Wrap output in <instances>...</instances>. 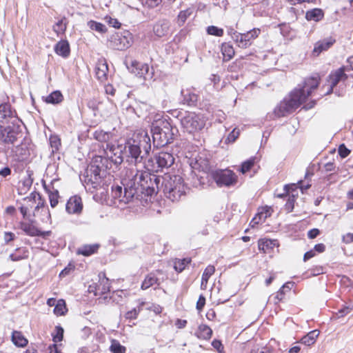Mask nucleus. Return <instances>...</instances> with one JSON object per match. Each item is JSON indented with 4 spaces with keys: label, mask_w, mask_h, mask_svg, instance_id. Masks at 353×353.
Here are the masks:
<instances>
[{
    "label": "nucleus",
    "mask_w": 353,
    "mask_h": 353,
    "mask_svg": "<svg viewBox=\"0 0 353 353\" xmlns=\"http://www.w3.org/2000/svg\"><path fill=\"white\" fill-rule=\"evenodd\" d=\"M342 241L346 244L353 242V233H347L342 236Z\"/></svg>",
    "instance_id": "nucleus-61"
},
{
    "label": "nucleus",
    "mask_w": 353,
    "mask_h": 353,
    "mask_svg": "<svg viewBox=\"0 0 353 353\" xmlns=\"http://www.w3.org/2000/svg\"><path fill=\"white\" fill-rule=\"evenodd\" d=\"M260 34L261 30L259 28H253L246 33H241L237 46L241 48H247L250 47L252 43V41L256 39Z\"/></svg>",
    "instance_id": "nucleus-14"
},
{
    "label": "nucleus",
    "mask_w": 353,
    "mask_h": 353,
    "mask_svg": "<svg viewBox=\"0 0 353 353\" xmlns=\"http://www.w3.org/2000/svg\"><path fill=\"white\" fill-rule=\"evenodd\" d=\"M323 17V12L319 8H314L306 12L305 18L307 21H319Z\"/></svg>",
    "instance_id": "nucleus-28"
},
{
    "label": "nucleus",
    "mask_w": 353,
    "mask_h": 353,
    "mask_svg": "<svg viewBox=\"0 0 353 353\" xmlns=\"http://www.w3.org/2000/svg\"><path fill=\"white\" fill-rule=\"evenodd\" d=\"M320 232L318 229H312V230H310L309 232H308V234H307V236L310 239H314L316 238L319 234Z\"/></svg>",
    "instance_id": "nucleus-64"
},
{
    "label": "nucleus",
    "mask_w": 353,
    "mask_h": 353,
    "mask_svg": "<svg viewBox=\"0 0 353 353\" xmlns=\"http://www.w3.org/2000/svg\"><path fill=\"white\" fill-rule=\"evenodd\" d=\"M151 148L150 139L148 134H134L124 146L126 161L130 167L125 168L121 173V185L113 186L112 196L120 201L128 202L133 198L141 197L143 193L152 195L158 188L160 179L149 172L139 170L137 165L149 153Z\"/></svg>",
    "instance_id": "nucleus-1"
},
{
    "label": "nucleus",
    "mask_w": 353,
    "mask_h": 353,
    "mask_svg": "<svg viewBox=\"0 0 353 353\" xmlns=\"http://www.w3.org/2000/svg\"><path fill=\"white\" fill-rule=\"evenodd\" d=\"M99 248V245L97 243L92 245H83L78 248L77 254L88 256L97 252Z\"/></svg>",
    "instance_id": "nucleus-26"
},
{
    "label": "nucleus",
    "mask_w": 353,
    "mask_h": 353,
    "mask_svg": "<svg viewBox=\"0 0 353 353\" xmlns=\"http://www.w3.org/2000/svg\"><path fill=\"white\" fill-rule=\"evenodd\" d=\"M212 345L216 349L219 353H221L223 350V345L221 342L219 340H214L212 343Z\"/></svg>",
    "instance_id": "nucleus-57"
},
{
    "label": "nucleus",
    "mask_w": 353,
    "mask_h": 353,
    "mask_svg": "<svg viewBox=\"0 0 353 353\" xmlns=\"http://www.w3.org/2000/svg\"><path fill=\"white\" fill-rule=\"evenodd\" d=\"M228 34L231 36L232 39L236 42L238 45V42L239 41L241 33L236 32L232 27L228 28Z\"/></svg>",
    "instance_id": "nucleus-50"
},
{
    "label": "nucleus",
    "mask_w": 353,
    "mask_h": 353,
    "mask_svg": "<svg viewBox=\"0 0 353 353\" xmlns=\"http://www.w3.org/2000/svg\"><path fill=\"white\" fill-rule=\"evenodd\" d=\"M34 216H40L43 223H48L51 220V214L48 206L45 205L44 201L40 199L33 210Z\"/></svg>",
    "instance_id": "nucleus-15"
},
{
    "label": "nucleus",
    "mask_w": 353,
    "mask_h": 353,
    "mask_svg": "<svg viewBox=\"0 0 353 353\" xmlns=\"http://www.w3.org/2000/svg\"><path fill=\"white\" fill-rule=\"evenodd\" d=\"M192 12L193 10L192 8H188L185 10L181 11L177 17V23L179 26H183L187 19L192 14Z\"/></svg>",
    "instance_id": "nucleus-37"
},
{
    "label": "nucleus",
    "mask_w": 353,
    "mask_h": 353,
    "mask_svg": "<svg viewBox=\"0 0 353 353\" xmlns=\"http://www.w3.org/2000/svg\"><path fill=\"white\" fill-rule=\"evenodd\" d=\"M352 310V308L350 307H344L342 309L339 310V312L336 313V315L339 318L343 317L350 312Z\"/></svg>",
    "instance_id": "nucleus-59"
},
{
    "label": "nucleus",
    "mask_w": 353,
    "mask_h": 353,
    "mask_svg": "<svg viewBox=\"0 0 353 353\" xmlns=\"http://www.w3.org/2000/svg\"><path fill=\"white\" fill-rule=\"evenodd\" d=\"M22 121L14 122L0 127V140L6 144L14 145L23 138Z\"/></svg>",
    "instance_id": "nucleus-6"
},
{
    "label": "nucleus",
    "mask_w": 353,
    "mask_h": 353,
    "mask_svg": "<svg viewBox=\"0 0 353 353\" xmlns=\"http://www.w3.org/2000/svg\"><path fill=\"white\" fill-rule=\"evenodd\" d=\"M139 312V310H137L136 308H134L133 310H132L126 313L125 317L127 319H136Z\"/></svg>",
    "instance_id": "nucleus-62"
},
{
    "label": "nucleus",
    "mask_w": 353,
    "mask_h": 353,
    "mask_svg": "<svg viewBox=\"0 0 353 353\" xmlns=\"http://www.w3.org/2000/svg\"><path fill=\"white\" fill-rule=\"evenodd\" d=\"M215 268L213 265H208L204 270L202 278L201 287L202 289L206 288L209 278L214 273Z\"/></svg>",
    "instance_id": "nucleus-33"
},
{
    "label": "nucleus",
    "mask_w": 353,
    "mask_h": 353,
    "mask_svg": "<svg viewBox=\"0 0 353 353\" xmlns=\"http://www.w3.org/2000/svg\"><path fill=\"white\" fill-rule=\"evenodd\" d=\"M338 152L341 158L347 157L350 153V150L344 144L339 145Z\"/></svg>",
    "instance_id": "nucleus-52"
},
{
    "label": "nucleus",
    "mask_w": 353,
    "mask_h": 353,
    "mask_svg": "<svg viewBox=\"0 0 353 353\" xmlns=\"http://www.w3.org/2000/svg\"><path fill=\"white\" fill-rule=\"evenodd\" d=\"M213 176L219 186H230L236 183V176L230 170L217 171Z\"/></svg>",
    "instance_id": "nucleus-9"
},
{
    "label": "nucleus",
    "mask_w": 353,
    "mask_h": 353,
    "mask_svg": "<svg viewBox=\"0 0 353 353\" xmlns=\"http://www.w3.org/2000/svg\"><path fill=\"white\" fill-rule=\"evenodd\" d=\"M50 145L52 148V153L59 150L61 146V139L57 135H51L49 139Z\"/></svg>",
    "instance_id": "nucleus-40"
},
{
    "label": "nucleus",
    "mask_w": 353,
    "mask_h": 353,
    "mask_svg": "<svg viewBox=\"0 0 353 353\" xmlns=\"http://www.w3.org/2000/svg\"><path fill=\"white\" fill-rule=\"evenodd\" d=\"M197 99L198 97L195 94L188 93L187 94H184L183 100L188 105H194L197 101Z\"/></svg>",
    "instance_id": "nucleus-48"
},
{
    "label": "nucleus",
    "mask_w": 353,
    "mask_h": 353,
    "mask_svg": "<svg viewBox=\"0 0 353 353\" xmlns=\"http://www.w3.org/2000/svg\"><path fill=\"white\" fill-rule=\"evenodd\" d=\"M20 120L15 110L12 109L10 103L0 105V127L14 122L19 123Z\"/></svg>",
    "instance_id": "nucleus-8"
},
{
    "label": "nucleus",
    "mask_w": 353,
    "mask_h": 353,
    "mask_svg": "<svg viewBox=\"0 0 353 353\" xmlns=\"http://www.w3.org/2000/svg\"><path fill=\"white\" fill-rule=\"evenodd\" d=\"M104 172L105 171H102L99 165L94 163L90 165L83 174L84 183L86 185H90V188L97 189L102 185Z\"/></svg>",
    "instance_id": "nucleus-7"
},
{
    "label": "nucleus",
    "mask_w": 353,
    "mask_h": 353,
    "mask_svg": "<svg viewBox=\"0 0 353 353\" xmlns=\"http://www.w3.org/2000/svg\"><path fill=\"white\" fill-rule=\"evenodd\" d=\"M65 210L68 214H80L83 210L81 198L77 195L71 196L66 203Z\"/></svg>",
    "instance_id": "nucleus-16"
},
{
    "label": "nucleus",
    "mask_w": 353,
    "mask_h": 353,
    "mask_svg": "<svg viewBox=\"0 0 353 353\" xmlns=\"http://www.w3.org/2000/svg\"><path fill=\"white\" fill-rule=\"evenodd\" d=\"M297 186L296 184L285 185L284 191L288 194V199L285 203V210L288 212H291L294 206L295 196H297Z\"/></svg>",
    "instance_id": "nucleus-18"
},
{
    "label": "nucleus",
    "mask_w": 353,
    "mask_h": 353,
    "mask_svg": "<svg viewBox=\"0 0 353 353\" xmlns=\"http://www.w3.org/2000/svg\"><path fill=\"white\" fill-rule=\"evenodd\" d=\"M346 68H340L334 72H332L328 77V82L330 90L327 92V94L333 91L334 88L340 82H345L347 79V75L345 73Z\"/></svg>",
    "instance_id": "nucleus-12"
},
{
    "label": "nucleus",
    "mask_w": 353,
    "mask_h": 353,
    "mask_svg": "<svg viewBox=\"0 0 353 353\" xmlns=\"http://www.w3.org/2000/svg\"><path fill=\"white\" fill-rule=\"evenodd\" d=\"M48 197L50 200V206L55 208L59 203V192L57 190L48 192Z\"/></svg>",
    "instance_id": "nucleus-43"
},
{
    "label": "nucleus",
    "mask_w": 353,
    "mask_h": 353,
    "mask_svg": "<svg viewBox=\"0 0 353 353\" xmlns=\"http://www.w3.org/2000/svg\"><path fill=\"white\" fill-rule=\"evenodd\" d=\"M221 52L225 61L230 60L234 55L233 46L228 43H223L221 46Z\"/></svg>",
    "instance_id": "nucleus-30"
},
{
    "label": "nucleus",
    "mask_w": 353,
    "mask_h": 353,
    "mask_svg": "<svg viewBox=\"0 0 353 353\" xmlns=\"http://www.w3.org/2000/svg\"><path fill=\"white\" fill-rule=\"evenodd\" d=\"M276 245V240L262 239L259 241V249L263 250V252L265 253L268 251V250L272 249Z\"/></svg>",
    "instance_id": "nucleus-32"
},
{
    "label": "nucleus",
    "mask_w": 353,
    "mask_h": 353,
    "mask_svg": "<svg viewBox=\"0 0 353 353\" xmlns=\"http://www.w3.org/2000/svg\"><path fill=\"white\" fill-rule=\"evenodd\" d=\"M24 201L26 202L25 204H23V205H28V208H30V212H31V210L34 208V203H35V201H34V199H31V198H26L24 199Z\"/></svg>",
    "instance_id": "nucleus-60"
},
{
    "label": "nucleus",
    "mask_w": 353,
    "mask_h": 353,
    "mask_svg": "<svg viewBox=\"0 0 353 353\" xmlns=\"http://www.w3.org/2000/svg\"><path fill=\"white\" fill-rule=\"evenodd\" d=\"M20 212L22 214L23 217L24 219H29L31 216L30 212V208H28V205H22L20 207Z\"/></svg>",
    "instance_id": "nucleus-54"
},
{
    "label": "nucleus",
    "mask_w": 353,
    "mask_h": 353,
    "mask_svg": "<svg viewBox=\"0 0 353 353\" xmlns=\"http://www.w3.org/2000/svg\"><path fill=\"white\" fill-rule=\"evenodd\" d=\"M12 341L15 345L21 347H25L28 343V340L24 337L22 333L18 331H14L12 332Z\"/></svg>",
    "instance_id": "nucleus-27"
},
{
    "label": "nucleus",
    "mask_w": 353,
    "mask_h": 353,
    "mask_svg": "<svg viewBox=\"0 0 353 353\" xmlns=\"http://www.w3.org/2000/svg\"><path fill=\"white\" fill-rule=\"evenodd\" d=\"M55 52L63 57H68L70 54V46L67 41H60L54 46Z\"/></svg>",
    "instance_id": "nucleus-24"
},
{
    "label": "nucleus",
    "mask_w": 353,
    "mask_h": 353,
    "mask_svg": "<svg viewBox=\"0 0 353 353\" xmlns=\"http://www.w3.org/2000/svg\"><path fill=\"white\" fill-rule=\"evenodd\" d=\"M254 164V159H250L245 162H243L240 168L241 172L243 174L246 173L249 171Z\"/></svg>",
    "instance_id": "nucleus-49"
},
{
    "label": "nucleus",
    "mask_w": 353,
    "mask_h": 353,
    "mask_svg": "<svg viewBox=\"0 0 353 353\" xmlns=\"http://www.w3.org/2000/svg\"><path fill=\"white\" fill-rule=\"evenodd\" d=\"M319 335V331L317 330H312L307 333L305 336H304L301 341L303 344L306 345H311L314 344L316 341V339Z\"/></svg>",
    "instance_id": "nucleus-29"
},
{
    "label": "nucleus",
    "mask_w": 353,
    "mask_h": 353,
    "mask_svg": "<svg viewBox=\"0 0 353 353\" xmlns=\"http://www.w3.org/2000/svg\"><path fill=\"white\" fill-rule=\"evenodd\" d=\"M256 215L259 216V220L264 222L271 215V208L268 207L263 208Z\"/></svg>",
    "instance_id": "nucleus-46"
},
{
    "label": "nucleus",
    "mask_w": 353,
    "mask_h": 353,
    "mask_svg": "<svg viewBox=\"0 0 353 353\" xmlns=\"http://www.w3.org/2000/svg\"><path fill=\"white\" fill-rule=\"evenodd\" d=\"M105 20L110 25V26L113 28H119L121 26V23L117 19H113L110 17H106Z\"/></svg>",
    "instance_id": "nucleus-53"
},
{
    "label": "nucleus",
    "mask_w": 353,
    "mask_h": 353,
    "mask_svg": "<svg viewBox=\"0 0 353 353\" xmlns=\"http://www.w3.org/2000/svg\"><path fill=\"white\" fill-rule=\"evenodd\" d=\"M19 228L26 235L30 236H41L46 238L50 236L51 231H41L32 222L21 221L19 223Z\"/></svg>",
    "instance_id": "nucleus-10"
},
{
    "label": "nucleus",
    "mask_w": 353,
    "mask_h": 353,
    "mask_svg": "<svg viewBox=\"0 0 353 353\" xmlns=\"http://www.w3.org/2000/svg\"><path fill=\"white\" fill-rule=\"evenodd\" d=\"M159 183H161V188L163 190L164 195L172 201H179L182 196L185 195V187L183 183V178L179 175L165 174L163 177L160 178ZM159 190V184L158 188H155L156 193Z\"/></svg>",
    "instance_id": "nucleus-3"
},
{
    "label": "nucleus",
    "mask_w": 353,
    "mask_h": 353,
    "mask_svg": "<svg viewBox=\"0 0 353 353\" xmlns=\"http://www.w3.org/2000/svg\"><path fill=\"white\" fill-rule=\"evenodd\" d=\"M93 137L100 142H108L111 137V133L97 130L93 133Z\"/></svg>",
    "instance_id": "nucleus-36"
},
{
    "label": "nucleus",
    "mask_w": 353,
    "mask_h": 353,
    "mask_svg": "<svg viewBox=\"0 0 353 353\" xmlns=\"http://www.w3.org/2000/svg\"><path fill=\"white\" fill-rule=\"evenodd\" d=\"M110 288L109 280L107 278H103L97 285V290L101 294H105L110 291Z\"/></svg>",
    "instance_id": "nucleus-41"
},
{
    "label": "nucleus",
    "mask_w": 353,
    "mask_h": 353,
    "mask_svg": "<svg viewBox=\"0 0 353 353\" xmlns=\"http://www.w3.org/2000/svg\"><path fill=\"white\" fill-rule=\"evenodd\" d=\"M55 334H52L53 341L54 343L60 342L63 340V328L60 325H57L55 327Z\"/></svg>",
    "instance_id": "nucleus-45"
},
{
    "label": "nucleus",
    "mask_w": 353,
    "mask_h": 353,
    "mask_svg": "<svg viewBox=\"0 0 353 353\" xmlns=\"http://www.w3.org/2000/svg\"><path fill=\"white\" fill-rule=\"evenodd\" d=\"M205 304V298L203 295H200L197 303H196V309L199 311H201Z\"/></svg>",
    "instance_id": "nucleus-55"
},
{
    "label": "nucleus",
    "mask_w": 353,
    "mask_h": 353,
    "mask_svg": "<svg viewBox=\"0 0 353 353\" xmlns=\"http://www.w3.org/2000/svg\"><path fill=\"white\" fill-rule=\"evenodd\" d=\"M195 334L199 339L208 340L210 339L212 330L209 326L203 324L199 326Z\"/></svg>",
    "instance_id": "nucleus-25"
},
{
    "label": "nucleus",
    "mask_w": 353,
    "mask_h": 353,
    "mask_svg": "<svg viewBox=\"0 0 353 353\" xmlns=\"http://www.w3.org/2000/svg\"><path fill=\"white\" fill-rule=\"evenodd\" d=\"M67 311L65 301L63 299L58 300L54 308V314L57 316H62L64 315Z\"/></svg>",
    "instance_id": "nucleus-38"
},
{
    "label": "nucleus",
    "mask_w": 353,
    "mask_h": 353,
    "mask_svg": "<svg viewBox=\"0 0 353 353\" xmlns=\"http://www.w3.org/2000/svg\"><path fill=\"white\" fill-rule=\"evenodd\" d=\"M191 261L190 259H176L174 261V268L178 272H181Z\"/></svg>",
    "instance_id": "nucleus-39"
},
{
    "label": "nucleus",
    "mask_w": 353,
    "mask_h": 353,
    "mask_svg": "<svg viewBox=\"0 0 353 353\" xmlns=\"http://www.w3.org/2000/svg\"><path fill=\"white\" fill-rule=\"evenodd\" d=\"M319 84V78L318 77L306 79L303 87L295 88L288 98H285L279 103L274 110L275 114L281 117L294 111L305 101L312 91L317 88Z\"/></svg>",
    "instance_id": "nucleus-2"
},
{
    "label": "nucleus",
    "mask_w": 353,
    "mask_h": 353,
    "mask_svg": "<svg viewBox=\"0 0 353 353\" xmlns=\"http://www.w3.org/2000/svg\"><path fill=\"white\" fill-rule=\"evenodd\" d=\"M156 163L159 168H168L174 162V158L171 153L160 152L155 157Z\"/></svg>",
    "instance_id": "nucleus-17"
},
{
    "label": "nucleus",
    "mask_w": 353,
    "mask_h": 353,
    "mask_svg": "<svg viewBox=\"0 0 353 353\" xmlns=\"http://www.w3.org/2000/svg\"><path fill=\"white\" fill-rule=\"evenodd\" d=\"M170 27L169 21L161 20L157 21L153 26L154 34L158 37H163L167 34Z\"/></svg>",
    "instance_id": "nucleus-22"
},
{
    "label": "nucleus",
    "mask_w": 353,
    "mask_h": 353,
    "mask_svg": "<svg viewBox=\"0 0 353 353\" xmlns=\"http://www.w3.org/2000/svg\"><path fill=\"white\" fill-rule=\"evenodd\" d=\"M29 252L26 247L17 248L14 252L9 255V259L12 261H19L28 259Z\"/></svg>",
    "instance_id": "nucleus-23"
},
{
    "label": "nucleus",
    "mask_w": 353,
    "mask_h": 353,
    "mask_svg": "<svg viewBox=\"0 0 353 353\" xmlns=\"http://www.w3.org/2000/svg\"><path fill=\"white\" fill-rule=\"evenodd\" d=\"M239 135V130H236V128H234L228 136V137L225 139L226 143H233L235 141V140L238 138Z\"/></svg>",
    "instance_id": "nucleus-51"
},
{
    "label": "nucleus",
    "mask_w": 353,
    "mask_h": 353,
    "mask_svg": "<svg viewBox=\"0 0 353 353\" xmlns=\"http://www.w3.org/2000/svg\"><path fill=\"white\" fill-rule=\"evenodd\" d=\"M105 152L110 161L116 165H120L123 161L121 146L108 143Z\"/></svg>",
    "instance_id": "nucleus-11"
},
{
    "label": "nucleus",
    "mask_w": 353,
    "mask_h": 353,
    "mask_svg": "<svg viewBox=\"0 0 353 353\" xmlns=\"http://www.w3.org/2000/svg\"><path fill=\"white\" fill-rule=\"evenodd\" d=\"M250 353H270V351L267 347H254Z\"/></svg>",
    "instance_id": "nucleus-56"
},
{
    "label": "nucleus",
    "mask_w": 353,
    "mask_h": 353,
    "mask_svg": "<svg viewBox=\"0 0 353 353\" xmlns=\"http://www.w3.org/2000/svg\"><path fill=\"white\" fill-rule=\"evenodd\" d=\"M335 41V39L332 37H327L315 43L314 48L313 50V54L314 56H319L320 53L323 51H326L331 48Z\"/></svg>",
    "instance_id": "nucleus-20"
},
{
    "label": "nucleus",
    "mask_w": 353,
    "mask_h": 353,
    "mask_svg": "<svg viewBox=\"0 0 353 353\" xmlns=\"http://www.w3.org/2000/svg\"><path fill=\"white\" fill-rule=\"evenodd\" d=\"M128 70L139 77H144L149 71V66L148 64L133 61L130 65L127 66Z\"/></svg>",
    "instance_id": "nucleus-19"
},
{
    "label": "nucleus",
    "mask_w": 353,
    "mask_h": 353,
    "mask_svg": "<svg viewBox=\"0 0 353 353\" xmlns=\"http://www.w3.org/2000/svg\"><path fill=\"white\" fill-rule=\"evenodd\" d=\"M63 99V94L59 90L52 92L47 97L46 101L48 103L57 104L61 103Z\"/></svg>",
    "instance_id": "nucleus-35"
},
{
    "label": "nucleus",
    "mask_w": 353,
    "mask_h": 353,
    "mask_svg": "<svg viewBox=\"0 0 353 353\" xmlns=\"http://www.w3.org/2000/svg\"><path fill=\"white\" fill-rule=\"evenodd\" d=\"M68 21L66 18L64 17L59 19L54 26L53 30L57 33V35L63 34L67 28Z\"/></svg>",
    "instance_id": "nucleus-34"
},
{
    "label": "nucleus",
    "mask_w": 353,
    "mask_h": 353,
    "mask_svg": "<svg viewBox=\"0 0 353 353\" xmlns=\"http://www.w3.org/2000/svg\"><path fill=\"white\" fill-rule=\"evenodd\" d=\"M108 66L106 61L103 59H99L95 67L96 77L101 82L107 80Z\"/></svg>",
    "instance_id": "nucleus-21"
},
{
    "label": "nucleus",
    "mask_w": 353,
    "mask_h": 353,
    "mask_svg": "<svg viewBox=\"0 0 353 353\" xmlns=\"http://www.w3.org/2000/svg\"><path fill=\"white\" fill-rule=\"evenodd\" d=\"M181 123L183 129L192 134L198 142L203 139L201 132L205 125V118L201 115L192 112H188L181 118Z\"/></svg>",
    "instance_id": "nucleus-4"
},
{
    "label": "nucleus",
    "mask_w": 353,
    "mask_h": 353,
    "mask_svg": "<svg viewBox=\"0 0 353 353\" xmlns=\"http://www.w3.org/2000/svg\"><path fill=\"white\" fill-rule=\"evenodd\" d=\"M172 130V126L167 121H160L158 124L153 125L151 131L154 145L159 148L171 143L174 135Z\"/></svg>",
    "instance_id": "nucleus-5"
},
{
    "label": "nucleus",
    "mask_w": 353,
    "mask_h": 353,
    "mask_svg": "<svg viewBox=\"0 0 353 353\" xmlns=\"http://www.w3.org/2000/svg\"><path fill=\"white\" fill-rule=\"evenodd\" d=\"M88 26L90 29L99 32H104L106 30L105 26L103 24L92 20L88 22Z\"/></svg>",
    "instance_id": "nucleus-42"
},
{
    "label": "nucleus",
    "mask_w": 353,
    "mask_h": 353,
    "mask_svg": "<svg viewBox=\"0 0 353 353\" xmlns=\"http://www.w3.org/2000/svg\"><path fill=\"white\" fill-rule=\"evenodd\" d=\"M159 279L154 273L148 274L141 284L142 290H147L153 286L154 284L158 283Z\"/></svg>",
    "instance_id": "nucleus-31"
},
{
    "label": "nucleus",
    "mask_w": 353,
    "mask_h": 353,
    "mask_svg": "<svg viewBox=\"0 0 353 353\" xmlns=\"http://www.w3.org/2000/svg\"><path fill=\"white\" fill-rule=\"evenodd\" d=\"M208 34L216 37H222L223 35V30L214 26H210L207 28Z\"/></svg>",
    "instance_id": "nucleus-47"
},
{
    "label": "nucleus",
    "mask_w": 353,
    "mask_h": 353,
    "mask_svg": "<svg viewBox=\"0 0 353 353\" xmlns=\"http://www.w3.org/2000/svg\"><path fill=\"white\" fill-rule=\"evenodd\" d=\"M15 239V234L11 232H4L3 239L6 243H9Z\"/></svg>",
    "instance_id": "nucleus-58"
},
{
    "label": "nucleus",
    "mask_w": 353,
    "mask_h": 353,
    "mask_svg": "<svg viewBox=\"0 0 353 353\" xmlns=\"http://www.w3.org/2000/svg\"><path fill=\"white\" fill-rule=\"evenodd\" d=\"M113 47L119 50H123L131 46L132 37L129 32H125L123 34H117L114 36Z\"/></svg>",
    "instance_id": "nucleus-13"
},
{
    "label": "nucleus",
    "mask_w": 353,
    "mask_h": 353,
    "mask_svg": "<svg viewBox=\"0 0 353 353\" xmlns=\"http://www.w3.org/2000/svg\"><path fill=\"white\" fill-rule=\"evenodd\" d=\"M110 350L113 353H125L126 348L116 340H113L110 346Z\"/></svg>",
    "instance_id": "nucleus-44"
},
{
    "label": "nucleus",
    "mask_w": 353,
    "mask_h": 353,
    "mask_svg": "<svg viewBox=\"0 0 353 353\" xmlns=\"http://www.w3.org/2000/svg\"><path fill=\"white\" fill-rule=\"evenodd\" d=\"M342 68H346L345 71L353 70V56L350 57L347 60V65L342 66Z\"/></svg>",
    "instance_id": "nucleus-63"
}]
</instances>
